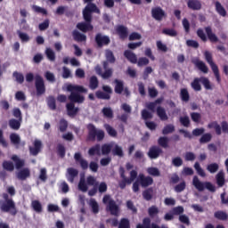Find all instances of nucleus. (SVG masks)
<instances>
[{"instance_id":"49","label":"nucleus","mask_w":228,"mask_h":228,"mask_svg":"<svg viewBox=\"0 0 228 228\" xmlns=\"http://www.w3.org/2000/svg\"><path fill=\"white\" fill-rule=\"evenodd\" d=\"M31 206L34 211H36V213H42L43 208H42V203H40V201L35 200L32 201Z\"/></svg>"},{"instance_id":"22","label":"nucleus","mask_w":228,"mask_h":228,"mask_svg":"<svg viewBox=\"0 0 228 228\" xmlns=\"http://www.w3.org/2000/svg\"><path fill=\"white\" fill-rule=\"evenodd\" d=\"M216 184L219 188H223V186L225 184V173L224 171H220L216 175Z\"/></svg>"},{"instance_id":"46","label":"nucleus","mask_w":228,"mask_h":228,"mask_svg":"<svg viewBox=\"0 0 228 228\" xmlns=\"http://www.w3.org/2000/svg\"><path fill=\"white\" fill-rule=\"evenodd\" d=\"M89 206L92 208V211L94 215L99 213V203L95 200V199H91L89 201Z\"/></svg>"},{"instance_id":"24","label":"nucleus","mask_w":228,"mask_h":228,"mask_svg":"<svg viewBox=\"0 0 228 228\" xmlns=\"http://www.w3.org/2000/svg\"><path fill=\"white\" fill-rule=\"evenodd\" d=\"M72 37L75 42H86V35L82 34L77 30H73Z\"/></svg>"},{"instance_id":"38","label":"nucleus","mask_w":228,"mask_h":228,"mask_svg":"<svg viewBox=\"0 0 228 228\" xmlns=\"http://www.w3.org/2000/svg\"><path fill=\"white\" fill-rule=\"evenodd\" d=\"M46 102L49 110H52V111H54V110H56V98H54V96H48L46 99Z\"/></svg>"},{"instance_id":"13","label":"nucleus","mask_w":228,"mask_h":228,"mask_svg":"<svg viewBox=\"0 0 228 228\" xmlns=\"http://www.w3.org/2000/svg\"><path fill=\"white\" fill-rule=\"evenodd\" d=\"M33 145L28 147L29 154L30 156H38L42 152V141L36 139Z\"/></svg>"},{"instance_id":"62","label":"nucleus","mask_w":228,"mask_h":228,"mask_svg":"<svg viewBox=\"0 0 228 228\" xmlns=\"http://www.w3.org/2000/svg\"><path fill=\"white\" fill-rule=\"evenodd\" d=\"M213 139V135L211 134H204L200 138V143H209V142Z\"/></svg>"},{"instance_id":"60","label":"nucleus","mask_w":228,"mask_h":228,"mask_svg":"<svg viewBox=\"0 0 228 228\" xmlns=\"http://www.w3.org/2000/svg\"><path fill=\"white\" fill-rule=\"evenodd\" d=\"M46 58L50 60V61H54L56 60V53H54V51L51 48H46L45 50Z\"/></svg>"},{"instance_id":"15","label":"nucleus","mask_w":228,"mask_h":228,"mask_svg":"<svg viewBox=\"0 0 228 228\" xmlns=\"http://www.w3.org/2000/svg\"><path fill=\"white\" fill-rule=\"evenodd\" d=\"M116 33L118 35L120 40H126L129 37V29L124 25H118L116 28Z\"/></svg>"},{"instance_id":"29","label":"nucleus","mask_w":228,"mask_h":228,"mask_svg":"<svg viewBox=\"0 0 228 228\" xmlns=\"http://www.w3.org/2000/svg\"><path fill=\"white\" fill-rule=\"evenodd\" d=\"M78 190L83 193H86V191H88V183H86V179H85V176L80 177V180L78 182Z\"/></svg>"},{"instance_id":"5","label":"nucleus","mask_w":228,"mask_h":228,"mask_svg":"<svg viewBox=\"0 0 228 228\" xmlns=\"http://www.w3.org/2000/svg\"><path fill=\"white\" fill-rule=\"evenodd\" d=\"M119 175L121 177V181L118 182V186L120 188V190H126V187L127 186V184H133V183L136 180V177H138V171L137 170H132L130 171V177L127 178V176H126V171L124 170V168H120L119 170Z\"/></svg>"},{"instance_id":"16","label":"nucleus","mask_w":228,"mask_h":228,"mask_svg":"<svg viewBox=\"0 0 228 228\" xmlns=\"http://www.w3.org/2000/svg\"><path fill=\"white\" fill-rule=\"evenodd\" d=\"M74 159L76 163H79L82 170H88V161L83 159V155H81V152H76L74 154Z\"/></svg>"},{"instance_id":"11","label":"nucleus","mask_w":228,"mask_h":228,"mask_svg":"<svg viewBox=\"0 0 228 228\" xmlns=\"http://www.w3.org/2000/svg\"><path fill=\"white\" fill-rule=\"evenodd\" d=\"M151 17L155 20L161 22V20L167 17V12H165L161 7H154L151 9Z\"/></svg>"},{"instance_id":"51","label":"nucleus","mask_w":228,"mask_h":228,"mask_svg":"<svg viewBox=\"0 0 228 228\" xmlns=\"http://www.w3.org/2000/svg\"><path fill=\"white\" fill-rule=\"evenodd\" d=\"M215 218H216L217 220H223L225 221L228 219V215L227 213L224 212V211H216L214 214Z\"/></svg>"},{"instance_id":"36","label":"nucleus","mask_w":228,"mask_h":228,"mask_svg":"<svg viewBox=\"0 0 228 228\" xmlns=\"http://www.w3.org/2000/svg\"><path fill=\"white\" fill-rule=\"evenodd\" d=\"M104 129L108 133L109 136H111V138H117V130L113 128V126H111L110 124H105Z\"/></svg>"},{"instance_id":"59","label":"nucleus","mask_w":228,"mask_h":228,"mask_svg":"<svg viewBox=\"0 0 228 228\" xmlns=\"http://www.w3.org/2000/svg\"><path fill=\"white\" fill-rule=\"evenodd\" d=\"M194 168L198 174V175H200V177H206V172L202 167H200V164L199 162H195Z\"/></svg>"},{"instance_id":"32","label":"nucleus","mask_w":228,"mask_h":228,"mask_svg":"<svg viewBox=\"0 0 228 228\" xmlns=\"http://www.w3.org/2000/svg\"><path fill=\"white\" fill-rule=\"evenodd\" d=\"M12 159L14 161L17 170H20V168L26 165V162L23 159H20L17 155H12Z\"/></svg>"},{"instance_id":"35","label":"nucleus","mask_w":228,"mask_h":228,"mask_svg":"<svg viewBox=\"0 0 228 228\" xmlns=\"http://www.w3.org/2000/svg\"><path fill=\"white\" fill-rule=\"evenodd\" d=\"M105 71L101 72V69L97 70V74L102 77V79H110L113 76V69L110 68L109 69H104Z\"/></svg>"},{"instance_id":"19","label":"nucleus","mask_w":228,"mask_h":228,"mask_svg":"<svg viewBox=\"0 0 228 228\" xmlns=\"http://www.w3.org/2000/svg\"><path fill=\"white\" fill-rule=\"evenodd\" d=\"M124 56L127 59L130 63H137L138 62V57H136V53H133L131 50H126L124 52Z\"/></svg>"},{"instance_id":"18","label":"nucleus","mask_w":228,"mask_h":228,"mask_svg":"<svg viewBox=\"0 0 228 228\" xmlns=\"http://www.w3.org/2000/svg\"><path fill=\"white\" fill-rule=\"evenodd\" d=\"M205 33L207 34V37L212 44H216L218 42V37L216 34L213 33V28L211 27H205Z\"/></svg>"},{"instance_id":"31","label":"nucleus","mask_w":228,"mask_h":228,"mask_svg":"<svg viewBox=\"0 0 228 228\" xmlns=\"http://www.w3.org/2000/svg\"><path fill=\"white\" fill-rule=\"evenodd\" d=\"M157 115L163 122L168 120V115H167V110H165V108L161 106L157 108Z\"/></svg>"},{"instance_id":"39","label":"nucleus","mask_w":228,"mask_h":228,"mask_svg":"<svg viewBox=\"0 0 228 228\" xmlns=\"http://www.w3.org/2000/svg\"><path fill=\"white\" fill-rule=\"evenodd\" d=\"M152 193H154V189L150 187L142 191V198L147 201L152 200Z\"/></svg>"},{"instance_id":"10","label":"nucleus","mask_w":228,"mask_h":228,"mask_svg":"<svg viewBox=\"0 0 228 228\" xmlns=\"http://www.w3.org/2000/svg\"><path fill=\"white\" fill-rule=\"evenodd\" d=\"M94 42L100 49L104 47V45H110L111 44V39L109 36H104L102 33H97L94 37Z\"/></svg>"},{"instance_id":"40","label":"nucleus","mask_w":228,"mask_h":228,"mask_svg":"<svg viewBox=\"0 0 228 228\" xmlns=\"http://www.w3.org/2000/svg\"><path fill=\"white\" fill-rule=\"evenodd\" d=\"M148 215L150 218H156L158 215H159V208L156 207V205H153L148 208Z\"/></svg>"},{"instance_id":"8","label":"nucleus","mask_w":228,"mask_h":228,"mask_svg":"<svg viewBox=\"0 0 228 228\" xmlns=\"http://www.w3.org/2000/svg\"><path fill=\"white\" fill-rule=\"evenodd\" d=\"M204 57L206 61L212 69V72L214 73L217 83H221L222 78L220 77V69H218V66L215 63V61H213V53H211L209 51H205Z\"/></svg>"},{"instance_id":"7","label":"nucleus","mask_w":228,"mask_h":228,"mask_svg":"<svg viewBox=\"0 0 228 228\" xmlns=\"http://www.w3.org/2000/svg\"><path fill=\"white\" fill-rule=\"evenodd\" d=\"M192 184L198 190V191H204V190H208V191H211L212 193H215L216 191V187L210 182H200L199 179V176L195 175L192 179Z\"/></svg>"},{"instance_id":"58","label":"nucleus","mask_w":228,"mask_h":228,"mask_svg":"<svg viewBox=\"0 0 228 228\" xmlns=\"http://www.w3.org/2000/svg\"><path fill=\"white\" fill-rule=\"evenodd\" d=\"M118 228H131V223L127 218H121Z\"/></svg>"},{"instance_id":"21","label":"nucleus","mask_w":228,"mask_h":228,"mask_svg":"<svg viewBox=\"0 0 228 228\" xmlns=\"http://www.w3.org/2000/svg\"><path fill=\"white\" fill-rule=\"evenodd\" d=\"M31 175V171H29V168L25 167L21 170H20L17 174V178L20 181H26L28 177Z\"/></svg>"},{"instance_id":"3","label":"nucleus","mask_w":228,"mask_h":228,"mask_svg":"<svg viewBox=\"0 0 228 228\" xmlns=\"http://www.w3.org/2000/svg\"><path fill=\"white\" fill-rule=\"evenodd\" d=\"M2 198L4 199V201L0 204V211L2 213H9L11 216H16L17 206L15 205L13 199L10 198V195L6 192L2 194Z\"/></svg>"},{"instance_id":"34","label":"nucleus","mask_w":228,"mask_h":228,"mask_svg":"<svg viewBox=\"0 0 228 228\" xmlns=\"http://www.w3.org/2000/svg\"><path fill=\"white\" fill-rule=\"evenodd\" d=\"M89 88L91 90H97L99 88V78L95 76H92L89 78Z\"/></svg>"},{"instance_id":"28","label":"nucleus","mask_w":228,"mask_h":228,"mask_svg":"<svg viewBox=\"0 0 228 228\" xmlns=\"http://www.w3.org/2000/svg\"><path fill=\"white\" fill-rule=\"evenodd\" d=\"M215 6H216V12L221 16V17H227V11L225 10V8L224 7V5H222V4L218 1H216L215 3Z\"/></svg>"},{"instance_id":"9","label":"nucleus","mask_w":228,"mask_h":228,"mask_svg":"<svg viewBox=\"0 0 228 228\" xmlns=\"http://www.w3.org/2000/svg\"><path fill=\"white\" fill-rule=\"evenodd\" d=\"M103 204H107V208L110 214H112L114 216H118V205H117V202H115V200H111V197L110 195H105L102 199Z\"/></svg>"},{"instance_id":"42","label":"nucleus","mask_w":228,"mask_h":228,"mask_svg":"<svg viewBox=\"0 0 228 228\" xmlns=\"http://www.w3.org/2000/svg\"><path fill=\"white\" fill-rule=\"evenodd\" d=\"M105 58L109 63H115V61H117L115 54H113V52L110 49L105 50Z\"/></svg>"},{"instance_id":"56","label":"nucleus","mask_w":228,"mask_h":228,"mask_svg":"<svg viewBox=\"0 0 228 228\" xmlns=\"http://www.w3.org/2000/svg\"><path fill=\"white\" fill-rule=\"evenodd\" d=\"M112 154L113 156H118L119 158H122L124 156V151L122 150V147L116 144L112 150Z\"/></svg>"},{"instance_id":"2","label":"nucleus","mask_w":228,"mask_h":228,"mask_svg":"<svg viewBox=\"0 0 228 228\" xmlns=\"http://www.w3.org/2000/svg\"><path fill=\"white\" fill-rule=\"evenodd\" d=\"M94 0H84V3L87 4L82 11L85 22L77 24V28L82 31V33H88V31L94 30V25H92L94 19L93 13H101V9L97 7V4H94Z\"/></svg>"},{"instance_id":"6","label":"nucleus","mask_w":228,"mask_h":228,"mask_svg":"<svg viewBox=\"0 0 228 228\" xmlns=\"http://www.w3.org/2000/svg\"><path fill=\"white\" fill-rule=\"evenodd\" d=\"M86 129L88 131L87 134V140L89 142H95V138L97 139L98 142H102V140H104V130L102 129H97V127H95V125L89 123L86 126Z\"/></svg>"},{"instance_id":"45","label":"nucleus","mask_w":228,"mask_h":228,"mask_svg":"<svg viewBox=\"0 0 228 228\" xmlns=\"http://www.w3.org/2000/svg\"><path fill=\"white\" fill-rule=\"evenodd\" d=\"M95 96L97 99H102L103 101H110V99H111L110 94H108L107 93L102 91H97L95 93Z\"/></svg>"},{"instance_id":"4","label":"nucleus","mask_w":228,"mask_h":228,"mask_svg":"<svg viewBox=\"0 0 228 228\" xmlns=\"http://www.w3.org/2000/svg\"><path fill=\"white\" fill-rule=\"evenodd\" d=\"M25 77L27 83H33V80L35 79V88L37 97H40V95H44V94H45V81L42 76H35L33 73H27Z\"/></svg>"},{"instance_id":"48","label":"nucleus","mask_w":228,"mask_h":228,"mask_svg":"<svg viewBox=\"0 0 228 228\" xmlns=\"http://www.w3.org/2000/svg\"><path fill=\"white\" fill-rule=\"evenodd\" d=\"M218 168H220V166L217 163H211L207 166V170L210 174H216Z\"/></svg>"},{"instance_id":"43","label":"nucleus","mask_w":228,"mask_h":228,"mask_svg":"<svg viewBox=\"0 0 228 228\" xmlns=\"http://www.w3.org/2000/svg\"><path fill=\"white\" fill-rule=\"evenodd\" d=\"M59 131L61 133H65L67 129L69 128V122L65 118H61L59 121Z\"/></svg>"},{"instance_id":"14","label":"nucleus","mask_w":228,"mask_h":228,"mask_svg":"<svg viewBox=\"0 0 228 228\" xmlns=\"http://www.w3.org/2000/svg\"><path fill=\"white\" fill-rule=\"evenodd\" d=\"M162 152L163 150L159 146H151L147 154L150 159H158Z\"/></svg>"},{"instance_id":"41","label":"nucleus","mask_w":228,"mask_h":228,"mask_svg":"<svg viewBox=\"0 0 228 228\" xmlns=\"http://www.w3.org/2000/svg\"><path fill=\"white\" fill-rule=\"evenodd\" d=\"M2 167L4 170H6L7 172H13V170H15V165H13V162L12 161L4 160Z\"/></svg>"},{"instance_id":"50","label":"nucleus","mask_w":228,"mask_h":228,"mask_svg":"<svg viewBox=\"0 0 228 228\" xmlns=\"http://www.w3.org/2000/svg\"><path fill=\"white\" fill-rule=\"evenodd\" d=\"M147 174H149V175H152L153 177H159V175H161V173L158 167H148Z\"/></svg>"},{"instance_id":"44","label":"nucleus","mask_w":228,"mask_h":228,"mask_svg":"<svg viewBox=\"0 0 228 228\" xmlns=\"http://www.w3.org/2000/svg\"><path fill=\"white\" fill-rule=\"evenodd\" d=\"M152 224H151V217H144L142 219V224H138L136 228H151Z\"/></svg>"},{"instance_id":"20","label":"nucleus","mask_w":228,"mask_h":228,"mask_svg":"<svg viewBox=\"0 0 228 228\" xmlns=\"http://www.w3.org/2000/svg\"><path fill=\"white\" fill-rule=\"evenodd\" d=\"M187 6L190 10L199 11L202 9V4L200 0H189Z\"/></svg>"},{"instance_id":"64","label":"nucleus","mask_w":228,"mask_h":228,"mask_svg":"<svg viewBox=\"0 0 228 228\" xmlns=\"http://www.w3.org/2000/svg\"><path fill=\"white\" fill-rule=\"evenodd\" d=\"M136 63H137L138 67H145V66L149 65L150 61L147 57H140Z\"/></svg>"},{"instance_id":"47","label":"nucleus","mask_w":228,"mask_h":228,"mask_svg":"<svg viewBox=\"0 0 228 228\" xmlns=\"http://www.w3.org/2000/svg\"><path fill=\"white\" fill-rule=\"evenodd\" d=\"M67 152V150L65 149V146L61 143H59L57 145V155L59 158H65V154Z\"/></svg>"},{"instance_id":"57","label":"nucleus","mask_w":228,"mask_h":228,"mask_svg":"<svg viewBox=\"0 0 228 228\" xmlns=\"http://www.w3.org/2000/svg\"><path fill=\"white\" fill-rule=\"evenodd\" d=\"M111 149H113V145L108 144V143L102 144V154L103 156H106V155L110 154V152H111Z\"/></svg>"},{"instance_id":"25","label":"nucleus","mask_w":228,"mask_h":228,"mask_svg":"<svg viewBox=\"0 0 228 228\" xmlns=\"http://www.w3.org/2000/svg\"><path fill=\"white\" fill-rule=\"evenodd\" d=\"M20 124H22V120L12 118L9 120V127L13 129V131H19L20 129Z\"/></svg>"},{"instance_id":"55","label":"nucleus","mask_w":228,"mask_h":228,"mask_svg":"<svg viewBox=\"0 0 228 228\" xmlns=\"http://www.w3.org/2000/svg\"><path fill=\"white\" fill-rule=\"evenodd\" d=\"M201 85H203V86L206 90H213V87L211 86V82L209 81V78H208L206 77H201Z\"/></svg>"},{"instance_id":"61","label":"nucleus","mask_w":228,"mask_h":228,"mask_svg":"<svg viewBox=\"0 0 228 228\" xmlns=\"http://www.w3.org/2000/svg\"><path fill=\"white\" fill-rule=\"evenodd\" d=\"M174 131H175V126L174 125H167L162 130V134H170V133H174Z\"/></svg>"},{"instance_id":"27","label":"nucleus","mask_w":228,"mask_h":228,"mask_svg":"<svg viewBox=\"0 0 228 228\" xmlns=\"http://www.w3.org/2000/svg\"><path fill=\"white\" fill-rule=\"evenodd\" d=\"M208 128L215 129L216 134H217V136H220V134H222V126H220L217 121H212L208 123Z\"/></svg>"},{"instance_id":"1","label":"nucleus","mask_w":228,"mask_h":228,"mask_svg":"<svg viewBox=\"0 0 228 228\" xmlns=\"http://www.w3.org/2000/svg\"><path fill=\"white\" fill-rule=\"evenodd\" d=\"M67 91L70 92V94L68 96L70 102L66 104L68 116L76 117L79 113V108L76 107L75 103L83 104L85 102V96L81 95V94H86L88 89L83 86L69 84L67 86Z\"/></svg>"},{"instance_id":"63","label":"nucleus","mask_w":228,"mask_h":228,"mask_svg":"<svg viewBox=\"0 0 228 228\" xmlns=\"http://www.w3.org/2000/svg\"><path fill=\"white\" fill-rule=\"evenodd\" d=\"M10 140L13 145H19L20 143V136L17 134H11Z\"/></svg>"},{"instance_id":"30","label":"nucleus","mask_w":228,"mask_h":228,"mask_svg":"<svg viewBox=\"0 0 228 228\" xmlns=\"http://www.w3.org/2000/svg\"><path fill=\"white\" fill-rule=\"evenodd\" d=\"M115 87H114V92L115 94H118L119 95L124 92V81L115 79Z\"/></svg>"},{"instance_id":"53","label":"nucleus","mask_w":228,"mask_h":228,"mask_svg":"<svg viewBox=\"0 0 228 228\" xmlns=\"http://www.w3.org/2000/svg\"><path fill=\"white\" fill-rule=\"evenodd\" d=\"M158 143L163 149H168V137L161 136L158 140Z\"/></svg>"},{"instance_id":"54","label":"nucleus","mask_w":228,"mask_h":228,"mask_svg":"<svg viewBox=\"0 0 228 228\" xmlns=\"http://www.w3.org/2000/svg\"><path fill=\"white\" fill-rule=\"evenodd\" d=\"M103 117L106 118H113V110L110 107H105L102 110Z\"/></svg>"},{"instance_id":"23","label":"nucleus","mask_w":228,"mask_h":228,"mask_svg":"<svg viewBox=\"0 0 228 228\" xmlns=\"http://www.w3.org/2000/svg\"><path fill=\"white\" fill-rule=\"evenodd\" d=\"M193 63L196 65L197 69L203 72V74H208L209 72V68L206 65V63L202 61L196 60L193 61Z\"/></svg>"},{"instance_id":"26","label":"nucleus","mask_w":228,"mask_h":228,"mask_svg":"<svg viewBox=\"0 0 228 228\" xmlns=\"http://www.w3.org/2000/svg\"><path fill=\"white\" fill-rule=\"evenodd\" d=\"M200 83H202L201 77H195L191 83V86L194 92H200V90H202V86H200Z\"/></svg>"},{"instance_id":"12","label":"nucleus","mask_w":228,"mask_h":228,"mask_svg":"<svg viewBox=\"0 0 228 228\" xmlns=\"http://www.w3.org/2000/svg\"><path fill=\"white\" fill-rule=\"evenodd\" d=\"M137 181L142 188H149L154 184V179L151 176H145L143 174L139 175Z\"/></svg>"},{"instance_id":"52","label":"nucleus","mask_w":228,"mask_h":228,"mask_svg":"<svg viewBox=\"0 0 228 228\" xmlns=\"http://www.w3.org/2000/svg\"><path fill=\"white\" fill-rule=\"evenodd\" d=\"M176 193H181L186 190V182L182 181L180 183L176 184L174 188Z\"/></svg>"},{"instance_id":"33","label":"nucleus","mask_w":228,"mask_h":228,"mask_svg":"<svg viewBox=\"0 0 228 228\" xmlns=\"http://www.w3.org/2000/svg\"><path fill=\"white\" fill-rule=\"evenodd\" d=\"M89 156H101V144H95L88 150Z\"/></svg>"},{"instance_id":"37","label":"nucleus","mask_w":228,"mask_h":228,"mask_svg":"<svg viewBox=\"0 0 228 228\" xmlns=\"http://www.w3.org/2000/svg\"><path fill=\"white\" fill-rule=\"evenodd\" d=\"M180 98L183 102H190V93L188 92V89L182 88L180 90Z\"/></svg>"},{"instance_id":"17","label":"nucleus","mask_w":228,"mask_h":228,"mask_svg":"<svg viewBox=\"0 0 228 228\" xmlns=\"http://www.w3.org/2000/svg\"><path fill=\"white\" fill-rule=\"evenodd\" d=\"M79 175V171L74 167H69L67 169V174H66V179L69 183H74V181L76 177Z\"/></svg>"}]
</instances>
